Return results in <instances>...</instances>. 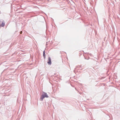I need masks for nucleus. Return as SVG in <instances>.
<instances>
[{"label":"nucleus","instance_id":"obj_5","mask_svg":"<svg viewBox=\"0 0 120 120\" xmlns=\"http://www.w3.org/2000/svg\"><path fill=\"white\" fill-rule=\"evenodd\" d=\"M22 33V31H21L20 32V34H21Z\"/></svg>","mask_w":120,"mask_h":120},{"label":"nucleus","instance_id":"obj_3","mask_svg":"<svg viewBox=\"0 0 120 120\" xmlns=\"http://www.w3.org/2000/svg\"><path fill=\"white\" fill-rule=\"evenodd\" d=\"M5 25V23L3 21V22H2V24H1V26L2 27H3Z\"/></svg>","mask_w":120,"mask_h":120},{"label":"nucleus","instance_id":"obj_1","mask_svg":"<svg viewBox=\"0 0 120 120\" xmlns=\"http://www.w3.org/2000/svg\"><path fill=\"white\" fill-rule=\"evenodd\" d=\"M48 95L47 94L44 92H43L42 95L40 99L41 101H42L44 98H48Z\"/></svg>","mask_w":120,"mask_h":120},{"label":"nucleus","instance_id":"obj_2","mask_svg":"<svg viewBox=\"0 0 120 120\" xmlns=\"http://www.w3.org/2000/svg\"><path fill=\"white\" fill-rule=\"evenodd\" d=\"M47 61V63L48 64L51 65V59L50 57H49L48 60Z\"/></svg>","mask_w":120,"mask_h":120},{"label":"nucleus","instance_id":"obj_4","mask_svg":"<svg viewBox=\"0 0 120 120\" xmlns=\"http://www.w3.org/2000/svg\"><path fill=\"white\" fill-rule=\"evenodd\" d=\"M45 51L44 50V51L43 52V56L44 58L45 59Z\"/></svg>","mask_w":120,"mask_h":120}]
</instances>
